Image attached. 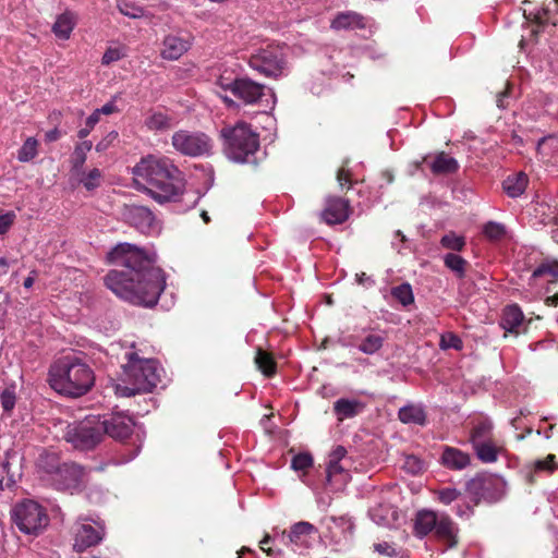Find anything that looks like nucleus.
<instances>
[{"label": "nucleus", "mask_w": 558, "mask_h": 558, "mask_svg": "<svg viewBox=\"0 0 558 558\" xmlns=\"http://www.w3.org/2000/svg\"><path fill=\"white\" fill-rule=\"evenodd\" d=\"M107 262L114 268L105 276V284L117 296L145 307L157 304L166 276L154 255L134 244L119 243L107 254Z\"/></svg>", "instance_id": "obj_1"}, {"label": "nucleus", "mask_w": 558, "mask_h": 558, "mask_svg": "<svg viewBox=\"0 0 558 558\" xmlns=\"http://www.w3.org/2000/svg\"><path fill=\"white\" fill-rule=\"evenodd\" d=\"M137 185H143L156 202L163 204L177 201L184 191V174L166 156L148 155L143 157L133 168Z\"/></svg>", "instance_id": "obj_2"}, {"label": "nucleus", "mask_w": 558, "mask_h": 558, "mask_svg": "<svg viewBox=\"0 0 558 558\" xmlns=\"http://www.w3.org/2000/svg\"><path fill=\"white\" fill-rule=\"evenodd\" d=\"M47 381L57 393L75 399L92 390L95 373L83 359L64 355L51 363Z\"/></svg>", "instance_id": "obj_3"}, {"label": "nucleus", "mask_w": 558, "mask_h": 558, "mask_svg": "<svg viewBox=\"0 0 558 558\" xmlns=\"http://www.w3.org/2000/svg\"><path fill=\"white\" fill-rule=\"evenodd\" d=\"M226 156L236 162H245L259 148V135L246 122L223 126L220 131Z\"/></svg>", "instance_id": "obj_4"}, {"label": "nucleus", "mask_w": 558, "mask_h": 558, "mask_svg": "<svg viewBox=\"0 0 558 558\" xmlns=\"http://www.w3.org/2000/svg\"><path fill=\"white\" fill-rule=\"evenodd\" d=\"M128 362L123 365L125 380L137 387V391L151 392L160 381L157 363L151 359H141L136 352L125 353Z\"/></svg>", "instance_id": "obj_5"}, {"label": "nucleus", "mask_w": 558, "mask_h": 558, "mask_svg": "<svg viewBox=\"0 0 558 558\" xmlns=\"http://www.w3.org/2000/svg\"><path fill=\"white\" fill-rule=\"evenodd\" d=\"M11 521L24 534L38 535L49 522L46 510L31 499L15 504L11 509Z\"/></svg>", "instance_id": "obj_6"}, {"label": "nucleus", "mask_w": 558, "mask_h": 558, "mask_svg": "<svg viewBox=\"0 0 558 558\" xmlns=\"http://www.w3.org/2000/svg\"><path fill=\"white\" fill-rule=\"evenodd\" d=\"M171 145L177 153L186 157H202L211 154L213 140L204 132L179 130L171 136Z\"/></svg>", "instance_id": "obj_7"}, {"label": "nucleus", "mask_w": 558, "mask_h": 558, "mask_svg": "<svg viewBox=\"0 0 558 558\" xmlns=\"http://www.w3.org/2000/svg\"><path fill=\"white\" fill-rule=\"evenodd\" d=\"M248 64L258 73L277 78L283 74L287 65L284 48L279 45H268L260 48L251 54Z\"/></svg>", "instance_id": "obj_8"}, {"label": "nucleus", "mask_w": 558, "mask_h": 558, "mask_svg": "<svg viewBox=\"0 0 558 558\" xmlns=\"http://www.w3.org/2000/svg\"><path fill=\"white\" fill-rule=\"evenodd\" d=\"M102 437L100 421L95 422L90 420L69 424L63 434L66 442L82 451L94 449L100 444Z\"/></svg>", "instance_id": "obj_9"}, {"label": "nucleus", "mask_w": 558, "mask_h": 558, "mask_svg": "<svg viewBox=\"0 0 558 558\" xmlns=\"http://www.w3.org/2000/svg\"><path fill=\"white\" fill-rule=\"evenodd\" d=\"M105 537V525L101 522L82 519L73 526V550L83 553L98 545Z\"/></svg>", "instance_id": "obj_10"}, {"label": "nucleus", "mask_w": 558, "mask_h": 558, "mask_svg": "<svg viewBox=\"0 0 558 558\" xmlns=\"http://www.w3.org/2000/svg\"><path fill=\"white\" fill-rule=\"evenodd\" d=\"M499 485L497 476L483 472L466 482L465 492L474 506H477L482 500H495Z\"/></svg>", "instance_id": "obj_11"}, {"label": "nucleus", "mask_w": 558, "mask_h": 558, "mask_svg": "<svg viewBox=\"0 0 558 558\" xmlns=\"http://www.w3.org/2000/svg\"><path fill=\"white\" fill-rule=\"evenodd\" d=\"M221 87L231 90V93L246 105L258 104L266 95V90L271 92L266 85L257 83L250 77H239L230 84Z\"/></svg>", "instance_id": "obj_12"}, {"label": "nucleus", "mask_w": 558, "mask_h": 558, "mask_svg": "<svg viewBox=\"0 0 558 558\" xmlns=\"http://www.w3.org/2000/svg\"><path fill=\"white\" fill-rule=\"evenodd\" d=\"M49 470L54 471L52 481L59 490L78 489L86 476L85 468L75 462H63L57 469Z\"/></svg>", "instance_id": "obj_13"}, {"label": "nucleus", "mask_w": 558, "mask_h": 558, "mask_svg": "<svg viewBox=\"0 0 558 558\" xmlns=\"http://www.w3.org/2000/svg\"><path fill=\"white\" fill-rule=\"evenodd\" d=\"M350 202L343 197L329 195L325 199L324 209L320 211V220L329 226L345 222L351 215Z\"/></svg>", "instance_id": "obj_14"}, {"label": "nucleus", "mask_w": 558, "mask_h": 558, "mask_svg": "<svg viewBox=\"0 0 558 558\" xmlns=\"http://www.w3.org/2000/svg\"><path fill=\"white\" fill-rule=\"evenodd\" d=\"M100 426L102 434L116 440L125 441L133 433L134 422L125 414L114 413L100 421Z\"/></svg>", "instance_id": "obj_15"}, {"label": "nucleus", "mask_w": 558, "mask_h": 558, "mask_svg": "<svg viewBox=\"0 0 558 558\" xmlns=\"http://www.w3.org/2000/svg\"><path fill=\"white\" fill-rule=\"evenodd\" d=\"M360 336H351V344L364 354L373 355L381 350L387 339L384 330L377 328L363 329Z\"/></svg>", "instance_id": "obj_16"}, {"label": "nucleus", "mask_w": 558, "mask_h": 558, "mask_svg": "<svg viewBox=\"0 0 558 558\" xmlns=\"http://www.w3.org/2000/svg\"><path fill=\"white\" fill-rule=\"evenodd\" d=\"M124 220L136 228L142 233H148L153 230L155 223V215L146 206L129 205L123 209Z\"/></svg>", "instance_id": "obj_17"}, {"label": "nucleus", "mask_w": 558, "mask_h": 558, "mask_svg": "<svg viewBox=\"0 0 558 558\" xmlns=\"http://www.w3.org/2000/svg\"><path fill=\"white\" fill-rule=\"evenodd\" d=\"M315 534H317L316 526L307 521H300L294 523L289 531H282L281 542L287 546L304 547L308 545Z\"/></svg>", "instance_id": "obj_18"}, {"label": "nucleus", "mask_w": 558, "mask_h": 558, "mask_svg": "<svg viewBox=\"0 0 558 558\" xmlns=\"http://www.w3.org/2000/svg\"><path fill=\"white\" fill-rule=\"evenodd\" d=\"M457 524L448 514H441L434 531L435 537L445 544L447 548H453L458 544Z\"/></svg>", "instance_id": "obj_19"}, {"label": "nucleus", "mask_w": 558, "mask_h": 558, "mask_svg": "<svg viewBox=\"0 0 558 558\" xmlns=\"http://www.w3.org/2000/svg\"><path fill=\"white\" fill-rule=\"evenodd\" d=\"M191 47L190 37L168 35L162 41L161 57L166 60H178Z\"/></svg>", "instance_id": "obj_20"}, {"label": "nucleus", "mask_w": 558, "mask_h": 558, "mask_svg": "<svg viewBox=\"0 0 558 558\" xmlns=\"http://www.w3.org/2000/svg\"><path fill=\"white\" fill-rule=\"evenodd\" d=\"M333 31H353L366 27V19L355 11L338 12L331 20Z\"/></svg>", "instance_id": "obj_21"}, {"label": "nucleus", "mask_w": 558, "mask_h": 558, "mask_svg": "<svg viewBox=\"0 0 558 558\" xmlns=\"http://www.w3.org/2000/svg\"><path fill=\"white\" fill-rule=\"evenodd\" d=\"M440 463L453 471H461L471 464V456L458 448L446 446L440 457Z\"/></svg>", "instance_id": "obj_22"}, {"label": "nucleus", "mask_w": 558, "mask_h": 558, "mask_svg": "<svg viewBox=\"0 0 558 558\" xmlns=\"http://www.w3.org/2000/svg\"><path fill=\"white\" fill-rule=\"evenodd\" d=\"M524 320V315L518 304H511L504 308L500 326L506 332L519 335V328Z\"/></svg>", "instance_id": "obj_23"}, {"label": "nucleus", "mask_w": 558, "mask_h": 558, "mask_svg": "<svg viewBox=\"0 0 558 558\" xmlns=\"http://www.w3.org/2000/svg\"><path fill=\"white\" fill-rule=\"evenodd\" d=\"M76 24V14L71 11H65L57 16L51 31L58 39L68 40Z\"/></svg>", "instance_id": "obj_24"}, {"label": "nucleus", "mask_w": 558, "mask_h": 558, "mask_svg": "<svg viewBox=\"0 0 558 558\" xmlns=\"http://www.w3.org/2000/svg\"><path fill=\"white\" fill-rule=\"evenodd\" d=\"M439 517L432 510H421L414 520V534L417 537H425L435 531Z\"/></svg>", "instance_id": "obj_25"}, {"label": "nucleus", "mask_w": 558, "mask_h": 558, "mask_svg": "<svg viewBox=\"0 0 558 558\" xmlns=\"http://www.w3.org/2000/svg\"><path fill=\"white\" fill-rule=\"evenodd\" d=\"M529 184V177L524 172H518L514 174L508 175L502 181V190L504 192L511 198H515L521 196L526 190Z\"/></svg>", "instance_id": "obj_26"}, {"label": "nucleus", "mask_w": 558, "mask_h": 558, "mask_svg": "<svg viewBox=\"0 0 558 558\" xmlns=\"http://www.w3.org/2000/svg\"><path fill=\"white\" fill-rule=\"evenodd\" d=\"M363 409L364 404L359 400L341 398L333 403V412L339 422L356 416Z\"/></svg>", "instance_id": "obj_27"}, {"label": "nucleus", "mask_w": 558, "mask_h": 558, "mask_svg": "<svg viewBox=\"0 0 558 558\" xmlns=\"http://www.w3.org/2000/svg\"><path fill=\"white\" fill-rule=\"evenodd\" d=\"M493 428V423L487 418H483L474 423L470 430L469 437V441L471 442L472 448L480 445L481 442L483 444L494 439Z\"/></svg>", "instance_id": "obj_28"}, {"label": "nucleus", "mask_w": 558, "mask_h": 558, "mask_svg": "<svg viewBox=\"0 0 558 558\" xmlns=\"http://www.w3.org/2000/svg\"><path fill=\"white\" fill-rule=\"evenodd\" d=\"M523 16L527 22L537 26H545L551 20L550 10L545 5H533L530 1H524Z\"/></svg>", "instance_id": "obj_29"}, {"label": "nucleus", "mask_w": 558, "mask_h": 558, "mask_svg": "<svg viewBox=\"0 0 558 558\" xmlns=\"http://www.w3.org/2000/svg\"><path fill=\"white\" fill-rule=\"evenodd\" d=\"M399 420L404 424H416L424 426L426 424V413L421 405L408 404L398 412Z\"/></svg>", "instance_id": "obj_30"}, {"label": "nucleus", "mask_w": 558, "mask_h": 558, "mask_svg": "<svg viewBox=\"0 0 558 558\" xmlns=\"http://www.w3.org/2000/svg\"><path fill=\"white\" fill-rule=\"evenodd\" d=\"M434 174L454 173L459 169L458 161L445 151L438 153L429 165Z\"/></svg>", "instance_id": "obj_31"}, {"label": "nucleus", "mask_w": 558, "mask_h": 558, "mask_svg": "<svg viewBox=\"0 0 558 558\" xmlns=\"http://www.w3.org/2000/svg\"><path fill=\"white\" fill-rule=\"evenodd\" d=\"M254 362L264 376L271 378L276 375L277 362L272 353L267 352L262 348H257Z\"/></svg>", "instance_id": "obj_32"}, {"label": "nucleus", "mask_w": 558, "mask_h": 558, "mask_svg": "<svg viewBox=\"0 0 558 558\" xmlns=\"http://www.w3.org/2000/svg\"><path fill=\"white\" fill-rule=\"evenodd\" d=\"M542 277H549L548 280L549 283H555L558 281V260L556 259H544L539 263V265L533 270L531 279H530V286H532V280L542 278Z\"/></svg>", "instance_id": "obj_33"}, {"label": "nucleus", "mask_w": 558, "mask_h": 558, "mask_svg": "<svg viewBox=\"0 0 558 558\" xmlns=\"http://www.w3.org/2000/svg\"><path fill=\"white\" fill-rule=\"evenodd\" d=\"M473 450L480 461L483 463H494L498 460V454L501 450V447L498 446L495 438L486 441L481 442L480 445L473 447Z\"/></svg>", "instance_id": "obj_34"}, {"label": "nucleus", "mask_w": 558, "mask_h": 558, "mask_svg": "<svg viewBox=\"0 0 558 558\" xmlns=\"http://www.w3.org/2000/svg\"><path fill=\"white\" fill-rule=\"evenodd\" d=\"M444 264L453 271L458 278H464L469 263L463 257L454 253H448L444 256Z\"/></svg>", "instance_id": "obj_35"}, {"label": "nucleus", "mask_w": 558, "mask_h": 558, "mask_svg": "<svg viewBox=\"0 0 558 558\" xmlns=\"http://www.w3.org/2000/svg\"><path fill=\"white\" fill-rule=\"evenodd\" d=\"M145 125L150 131H166L172 126V118L162 112H154L145 120Z\"/></svg>", "instance_id": "obj_36"}, {"label": "nucleus", "mask_w": 558, "mask_h": 558, "mask_svg": "<svg viewBox=\"0 0 558 558\" xmlns=\"http://www.w3.org/2000/svg\"><path fill=\"white\" fill-rule=\"evenodd\" d=\"M391 295L402 305L408 306L414 302V295L410 283L404 282L391 289Z\"/></svg>", "instance_id": "obj_37"}, {"label": "nucleus", "mask_w": 558, "mask_h": 558, "mask_svg": "<svg viewBox=\"0 0 558 558\" xmlns=\"http://www.w3.org/2000/svg\"><path fill=\"white\" fill-rule=\"evenodd\" d=\"M76 177L87 191H93L100 185L102 174L98 168H94L87 173L82 170Z\"/></svg>", "instance_id": "obj_38"}, {"label": "nucleus", "mask_w": 558, "mask_h": 558, "mask_svg": "<svg viewBox=\"0 0 558 558\" xmlns=\"http://www.w3.org/2000/svg\"><path fill=\"white\" fill-rule=\"evenodd\" d=\"M38 142L35 137H28L19 149L17 159L22 162L33 160L37 154Z\"/></svg>", "instance_id": "obj_39"}, {"label": "nucleus", "mask_w": 558, "mask_h": 558, "mask_svg": "<svg viewBox=\"0 0 558 558\" xmlns=\"http://www.w3.org/2000/svg\"><path fill=\"white\" fill-rule=\"evenodd\" d=\"M327 473V482L332 483L333 478L340 477V482L344 483L348 477V472L345 468L341 464V461L336 462L333 460H329L326 469Z\"/></svg>", "instance_id": "obj_40"}, {"label": "nucleus", "mask_w": 558, "mask_h": 558, "mask_svg": "<svg viewBox=\"0 0 558 558\" xmlns=\"http://www.w3.org/2000/svg\"><path fill=\"white\" fill-rule=\"evenodd\" d=\"M440 244L447 250L461 252L465 246V239L454 232H449L441 238Z\"/></svg>", "instance_id": "obj_41"}, {"label": "nucleus", "mask_w": 558, "mask_h": 558, "mask_svg": "<svg viewBox=\"0 0 558 558\" xmlns=\"http://www.w3.org/2000/svg\"><path fill=\"white\" fill-rule=\"evenodd\" d=\"M483 233L490 241H499L506 235V227L502 223L489 221L484 226Z\"/></svg>", "instance_id": "obj_42"}, {"label": "nucleus", "mask_w": 558, "mask_h": 558, "mask_svg": "<svg viewBox=\"0 0 558 558\" xmlns=\"http://www.w3.org/2000/svg\"><path fill=\"white\" fill-rule=\"evenodd\" d=\"M0 403L4 412L10 414L16 403L15 387L11 386L5 388L0 395Z\"/></svg>", "instance_id": "obj_43"}, {"label": "nucleus", "mask_w": 558, "mask_h": 558, "mask_svg": "<svg viewBox=\"0 0 558 558\" xmlns=\"http://www.w3.org/2000/svg\"><path fill=\"white\" fill-rule=\"evenodd\" d=\"M313 465V457L310 453H299L292 458L291 468L295 471H306Z\"/></svg>", "instance_id": "obj_44"}, {"label": "nucleus", "mask_w": 558, "mask_h": 558, "mask_svg": "<svg viewBox=\"0 0 558 558\" xmlns=\"http://www.w3.org/2000/svg\"><path fill=\"white\" fill-rule=\"evenodd\" d=\"M440 347L441 349H454L460 351L463 348V342L459 336L448 332L441 336Z\"/></svg>", "instance_id": "obj_45"}, {"label": "nucleus", "mask_w": 558, "mask_h": 558, "mask_svg": "<svg viewBox=\"0 0 558 558\" xmlns=\"http://www.w3.org/2000/svg\"><path fill=\"white\" fill-rule=\"evenodd\" d=\"M435 493L437 495V499L444 505H450L461 495L459 490L451 487H445Z\"/></svg>", "instance_id": "obj_46"}, {"label": "nucleus", "mask_w": 558, "mask_h": 558, "mask_svg": "<svg viewBox=\"0 0 558 558\" xmlns=\"http://www.w3.org/2000/svg\"><path fill=\"white\" fill-rule=\"evenodd\" d=\"M39 465L45 470V472L54 476V471H50L49 469H57L61 465L58 461V456L56 453H46L41 456L39 459Z\"/></svg>", "instance_id": "obj_47"}, {"label": "nucleus", "mask_w": 558, "mask_h": 558, "mask_svg": "<svg viewBox=\"0 0 558 558\" xmlns=\"http://www.w3.org/2000/svg\"><path fill=\"white\" fill-rule=\"evenodd\" d=\"M86 158H87L86 155L78 153L75 149L73 150L71 158H70L71 172L73 173V175L81 174V171L83 170V166L86 161Z\"/></svg>", "instance_id": "obj_48"}, {"label": "nucleus", "mask_w": 558, "mask_h": 558, "mask_svg": "<svg viewBox=\"0 0 558 558\" xmlns=\"http://www.w3.org/2000/svg\"><path fill=\"white\" fill-rule=\"evenodd\" d=\"M534 470L553 473L556 470V456L549 453L545 459L536 460L534 462Z\"/></svg>", "instance_id": "obj_49"}, {"label": "nucleus", "mask_w": 558, "mask_h": 558, "mask_svg": "<svg viewBox=\"0 0 558 558\" xmlns=\"http://www.w3.org/2000/svg\"><path fill=\"white\" fill-rule=\"evenodd\" d=\"M118 9L123 15L132 19H137L143 15V10L140 7L133 5L125 1H118Z\"/></svg>", "instance_id": "obj_50"}, {"label": "nucleus", "mask_w": 558, "mask_h": 558, "mask_svg": "<svg viewBox=\"0 0 558 558\" xmlns=\"http://www.w3.org/2000/svg\"><path fill=\"white\" fill-rule=\"evenodd\" d=\"M123 57H124V53H123L122 49L109 47L102 56L101 63L104 65H109L116 61H119Z\"/></svg>", "instance_id": "obj_51"}, {"label": "nucleus", "mask_w": 558, "mask_h": 558, "mask_svg": "<svg viewBox=\"0 0 558 558\" xmlns=\"http://www.w3.org/2000/svg\"><path fill=\"white\" fill-rule=\"evenodd\" d=\"M118 132H109L99 143H97L96 150L98 153L107 150L113 144V142L118 140Z\"/></svg>", "instance_id": "obj_52"}, {"label": "nucleus", "mask_w": 558, "mask_h": 558, "mask_svg": "<svg viewBox=\"0 0 558 558\" xmlns=\"http://www.w3.org/2000/svg\"><path fill=\"white\" fill-rule=\"evenodd\" d=\"M404 468L412 474H417L423 470V462L414 456L405 458Z\"/></svg>", "instance_id": "obj_53"}, {"label": "nucleus", "mask_w": 558, "mask_h": 558, "mask_svg": "<svg viewBox=\"0 0 558 558\" xmlns=\"http://www.w3.org/2000/svg\"><path fill=\"white\" fill-rule=\"evenodd\" d=\"M374 550L377 551L378 554L385 555L387 557H395V556H397L396 548L391 544H389L387 542L374 544Z\"/></svg>", "instance_id": "obj_54"}, {"label": "nucleus", "mask_w": 558, "mask_h": 558, "mask_svg": "<svg viewBox=\"0 0 558 558\" xmlns=\"http://www.w3.org/2000/svg\"><path fill=\"white\" fill-rule=\"evenodd\" d=\"M116 393L120 397H132V396H135L141 392L137 391V387L129 384V385H117Z\"/></svg>", "instance_id": "obj_55"}, {"label": "nucleus", "mask_w": 558, "mask_h": 558, "mask_svg": "<svg viewBox=\"0 0 558 558\" xmlns=\"http://www.w3.org/2000/svg\"><path fill=\"white\" fill-rule=\"evenodd\" d=\"M337 181L339 182L341 187L348 184L349 189L351 186V172L344 167H341L337 172Z\"/></svg>", "instance_id": "obj_56"}, {"label": "nucleus", "mask_w": 558, "mask_h": 558, "mask_svg": "<svg viewBox=\"0 0 558 558\" xmlns=\"http://www.w3.org/2000/svg\"><path fill=\"white\" fill-rule=\"evenodd\" d=\"M13 215L12 214H5L0 216V234H4L8 232L10 227L13 223Z\"/></svg>", "instance_id": "obj_57"}, {"label": "nucleus", "mask_w": 558, "mask_h": 558, "mask_svg": "<svg viewBox=\"0 0 558 558\" xmlns=\"http://www.w3.org/2000/svg\"><path fill=\"white\" fill-rule=\"evenodd\" d=\"M347 456V449L343 446H337L329 454V460L342 461Z\"/></svg>", "instance_id": "obj_58"}, {"label": "nucleus", "mask_w": 558, "mask_h": 558, "mask_svg": "<svg viewBox=\"0 0 558 558\" xmlns=\"http://www.w3.org/2000/svg\"><path fill=\"white\" fill-rule=\"evenodd\" d=\"M95 111L98 112L99 116L100 114L109 116L111 113L117 112L118 108L113 101H109V102L105 104L101 108L96 109Z\"/></svg>", "instance_id": "obj_59"}, {"label": "nucleus", "mask_w": 558, "mask_h": 558, "mask_svg": "<svg viewBox=\"0 0 558 558\" xmlns=\"http://www.w3.org/2000/svg\"><path fill=\"white\" fill-rule=\"evenodd\" d=\"M93 143L90 141H83L82 143H78L74 149L78 153H82L87 156V153L92 149Z\"/></svg>", "instance_id": "obj_60"}, {"label": "nucleus", "mask_w": 558, "mask_h": 558, "mask_svg": "<svg viewBox=\"0 0 558 558\" xmlns=\"http://www.w3.org/2000/svg\"><path fill=\"white\" fill-rule=\"evenodd\" d=\"M93 143L90 141H83L82 143H78L74 149L78 153H82L87 156V153L92 149Z\"/></svg>", "instance_id": "obj_61"}, {"label": "nucleus", "mask_w": 558, "mask_h": 558, "mask_svg": "<svg viewBox=\"0 0 558 558\" xmlns=\"http://www.w3.org/2000/svg\"><path fill=\"white\" fill-rule=\"evenodd\" d=\"M1 466L7 472V475H8V480L5 482V487H8V488L13 487L16 484V481L14 480L13 475L9 474V466H10L9 462L8 461L2 462Z\"/></svg>", "instance_id": "obj_62"}, {"label": "nucleus", "mask_w": 558, "mask_h": 558, "mask_svg": "<svg viewBox=\"0 0 558 558\" xmlns=\"http://www.w3.org/2000/svg\"><path fill=\"white\" fill-rule=\"evenodd\" d=\"M60 137H61V133H60V131L57 128L46 132V134H45V141L46 142H56Z\"/></svg>", "instance_id": "obj_63"}, {"label": "nucleus", "mask_w": 558, "mask_h": 558, "mask_svg": "<svg viewBox=\"0 0 558 558\" xmlns=\"http://www.w3.org/2000/svg\"><path fill=\"white\" fill-rule=\"evenodd\" d=\"M99 114L98 112L94 111L87 119H86V122L85 124L89 128V129H94V126L99 122Z\"/></svg>", "instance_id": "obj_64"}]
</instances>
